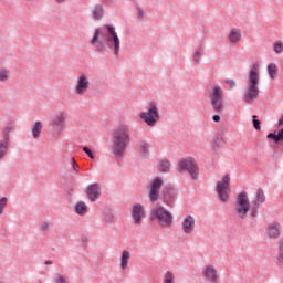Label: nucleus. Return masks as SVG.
<instances>
[{
    "label": "nucleus",
    "mask_w": 283,
    "mask_h": 283,
    "mask_svg": "<svg viewBox=\"0 0 283 283\" xmlns=\"http://www.w3.org/2000/svg\"><path fill=\"white\" fill-rule=\"evenodd\" d=\"M91 43L96 48L97 52H103L106 45L115 56H120V38H118L116 28L112 24H105L96 29Z\"/></svg>",
    "instance_id": "obj_1"
},
{
    "label": "nucleus",
    "mask_w": 283,
    "mask_h": 283,
    "mask_svg": "<svg viewBox=\"0 0 283 283\" xmlns=\"http://www.w3.org/2000/svg\"><path fill=\"white\" fill-rule=\"evenodd\" d=\"M111 143V151L115 158H123L125 151H127V147L132 143V128H129V125H118L113 130Z\"/></svg>",
    "instance_id": "obj_2"
},
{
    "label": "nucleus",
    "mask_w": 283,
    "mask_h": 283,
    "mask_svg": "<svg viewBox=\"0 0 283 283\" xmlns=\"http://www.w3.org/2000/svg\"><path fill=\"white\" fill-rule=\"evenodd\" d=\"M260 73H258V66L254 64L250 71L248 85L244 93V102L248 105H253L258 98H260Z\"/></svg>",
    "instance_id": "obj_3"
},
{
    "label": "nucleus",
    "mask_w": 283,
    "mask_h": 283,
    "mask_svg": "<svg viewBox=\"0 0 283 283\" xmlns=\"http://www.w3.org/2000/svg\"><path fill=\"white\" fill-rule=\"evenodd\" d=\"M150 220L151 222H157L159 227L169 229V227L174 224V213H171L165 207L158 206L157 208L151 209Z\"/></svg>",
    "instance_id": "obj_4"
},
{
    "label": "nucleus",
    "mask_w": 283,
    "mask_h": 283,
    "mask_svg": "<svg viewBox=\"0 0 283 283\" xmlns=\"http://www.w3.org/2000/svg\"><path fill=\"white\" fill-rule=\"evenodd\" d=\"M224 92L222 91V87L220 85H214L209 91V98L212 106V109L217 114H222L224 112Z\"/></svg>",
    "instance_id": "obj_5"
},
{
    "label": "nucleus",
    "mask_w": 283,
    "mask_h": 283,
    "mask_svg": "<svg viewBox=\"0 0 283 283\" xmlns=\"http://www.w3.org/2000/svg\"><path fill=\"white\" fill-rule=\"evenodd\" d=\"M178 171L180 174L186 171L187 174H189L192 180H198L200 168L198 167V163H196V159H193V157H188L179 161Z\"/></svg>",
    "instance_id": "obj_6"
},
{
    "label": "nucleus",
    "mask_w": 283,
    "mask_h": 283,
    "mask_svg": "<svg viewBox=\"0 0 283 283\" xmlns=\"http://www.w3.org/2000/svg\"><path fill=\"white\" fill-rule=\"evenodd\" d=\"M234 209L239 218L244 219L249 216V211H251V202L249 201V195H247V191H242L238 195Z\"/></svg>",
    "instance_id": "obj_7"
},
{
    "label": "nucleus",
    "mask_w": 283,
    "mask_h": 283,
    "mask_svg": "<svg viewBox=\"0 0 283 283\" xmlns=\"http://www.w3.org/2000/svg\"><path fill=\"white\" fill-rule=\"evenodd\" d=\"M216 191L221 202H229V197L231 196V177L229 175H226L222 181L217 184Z\"/></svg>",
    "instance_id": "obj_8"
},
{
    "label": "nucleus",
    "mask_w": 283,
    "mask_h": 283,
    "mask_svg": "<svg viewBox=\"0 0 283 283\" xmlns=\"http://www.w3.org/2000/svg\"><path fill=\"white\" fill-rule=\"evenodd\" d=\"M139 117L142 118L143 122L146 123V125H148V127H154L160 119V114L158 113V106L151 103L148 112L140 113Z\"/></svg>",
    "instance_id": "obj_9"
},
{
    "label": "nucleus",
    "mask_w": 283,
    "mask_h": 283,
    "mask_svg": "<svg viewBox=\"0 0 283 283\" xmlns=\"http://www.w3.org/2000/svg\"><path fill=\"white\" fill-rule=\"evenodd\" d=\"M263 202H266V195H264V190L262 188H259L255 192L254 199L252 200L250 212L251 218H258V213H260V205H263Z\"/></svg>",
    "instance_id": "obj_10"
},
{
    "label": "nucleus",
    "mask_w": 283,
    "mask_h": 283,
    "mask_svg": "<svg viewBox=\"0 0 283 283\" xmlns=\"http://www.w3.org/2000/svg\"><path fill=\"white\" fill-rule=\"evenodd\" d=\"M164 184L165 181L160 177L151 180L150 185L148 186V196L150 198V202H157L158 198H160V189H163Z\"/></svg>",
    "instance_id": "obj_11"
},
{
    "label": "nucleus",
    "mask_w": 283,
    "mask_h": 283,
    "mask_svg": "<svg viewBox=\"0 0 283 283\" xmlns=\"http://www.w3.org/2000/svg\"><path fill=\"white\" fill-rule=\"evenodd\" d=\"M90 90V76H87V74L82 73L75 83V94H77V96H85V94H87Z\"/></svg>",
    "instance_id": "obj_12"
},
{
    "label": "nucleus",
    "mask_w": 283,
    "mask_h": 283,
    "mask_svg": "<svg viewBox=\"0 0 283 283\" xmlns=\"http://www.w3.org/2000/svg\"><path fill=\"white\" fill-rule=\"evenodd\" d=\"M67 112L60 111L52 118V127L55 132H63L66 127Z\"/></svg>",
    "instance_id": "obj_13"
},
{
    "label": "nucleus",
    "mask_w": 283,
    "mask_h": 283,
    "mask_svg": "<svg viewBox=\"0 0 283 283\" xmlns=\"http://www.w3.org/2000/svg\"><path fill=\"white\" fill-rule=\"evenodd\" d=\"M265 235L270 240H277L282 235V224L277 221H273L265 228Z\"/></svg>",
    "instance_id": "obj_14"
},
{
    "label": "nucleus",
    "mask_w": 283,
    "mask_h": 283,
    "mask_svg": "<svg viewBox=\"0 0 283 283\" xmlns=\"http://www.w3.org/2000/svg\"><path fill=\"white\" fill-rule=\"evenodd\" d=\"M203 277L207 280V282L210 283H219L220 276H218V270H216V266L213 265H207L203 269Z\"/></svg>",
    "instance_id": "obj_15"
},
{
    "label": "nucleus",
    "mask_w": 283,
    "mask_h": 283,
    "mask_svg": "<svg viewBox=\"0 0 283 283\" xmlns=\"http://www.w3.org/2000/svg\"><path fill=\"white\" fill-rule=\"evenodd\" d=\"M176 196H177L176 189L164 187L161 199L165 202V205H167L168 207H171L174 205V201L176 200Z\"/></svg>",
    "instance_id": "obj_16"
},
{
    "label": "nucleus",
    "mask_w": 283,
    "mask_h": 283,
    "mask_svg": "<svg viewBox=\"0 0 283 283\" xmlns=\"http://www.w3.org/2000/svg\"><path fill=\"white\" fill-rule=\"evenodd\" d=\"M132 218L135 224H140V222H143V218H145V207L140 203L133 206Z\"/></svg>",
    "instance_id": "obj_17"
},
{
    "label": "nucleus",
    "mask_w": 283,
    "mask_h": 283,
    "mask_svg": "<svg viewBox=\"0 0 283 283\" xmlns=\"http://www.w3.org/2000/svg\"><path fill=\"white\" fill-rule=\"evenodd\" d=\"M101 186L98 184H91L86 189L87 198L91 202H96L101 198Z\"/></svg>",
    "instance_id": "obj_18"
},
{
    "label": "nucleus",
    "mask_w": 283,
    "mask_h": 283,
    "mask_svg": "<svg viewBox=\"0 0 283 283\" xmlns=\"http://www.w3.org/2000/svg\"><path fill=\"white\" fill-rule=\"evenodd\" d=\"M181 227L184 233H187L188 235L190 233H193V229H196V219L193 218V216H186L181 222Z\"/></svg>",
    "instance_id": "obj_19"
},
{
    "label": "nucleus",
    "mask_w": 283,
    "mask_h": 283,
    "mask_svg": "<svg viewBox=\"0 0 283 283\" xmlns=\"http://www.w3.org/2000/svg\"><path fill=\"white\" fill-rule=\"evenodd\" d=\"M137 154H139L140 158H147L149 156V143L140 142L137 145Z\"/></svg>",
    "instance_id": "obj_20"
},
{
    "label": "nucleus",
    "mask_w": 283,
    "mask_h": 283,
    "mask_svg": "<svg viewBox=\"0 0 283 283\" xmlns=\"http://www.w3.org/2000/svg\"><path fill=\"white\" fill-rule=\"evenodd\" d=\"M129 260H132V253H129L127 250H124L120 256V266L123 271H127V268L129 266Z\"/></svg>",
    "instance_id": "obj_21"
},
{
    "label": "nucleus",
    "mask_w": 283,
    "mask_h": 283,
    "mask_svg": "<svg viewBox=\"0 0 283 283\" xmlns=\"http://www.w3.org/2000/svg\"><path fill=\"white\" fill-rule=\"evenodd\" d=\"M105 17V9L103 8V4H96L93 9V19L95 21H101Z\"/></svg>",
    "instance_id": "obj_22"
},
{
    "label": "nucleus",
    "mask_w": 283,
    "mask_h": 283,
    "mask_svg": "<svg viewBox=\"0 0 283 283\" xmlns=\"http://www.w3.org/2000/svg\"><path fill=\"white\" fill-rule=\"evenodd\" d=\"M242 39V31L240 29H232L229 34V40L231 43H238Z\"/></svg>",
    "instance_id": "obj_23"
},
{
    "label": "nucleus",
    "mask_w": 283,
    "mask_h": 283,
    "mask_svg": "<svg viewBox=\"0 0 283 283\" xmlns=\"http://www.w3.org/2000/svg\"><path fill=\"white\" fill-rule=\"evenodd\" d=\"M10 150V142L0 140V160H3L6 156H8V151Z\"/></svg>",
    "instance_id": "obj_24"
},
{
    "label": "nucleus",
    "mask_w": 283,
    "mask_h": 283,
    "mask_svg": "<svg viewBox=\"0 0 283 283\" xmlns=\"http://www.w3.org/2000/svg\"><path fill=\"white\" fill-rule=\"evenodd\" d=\"M41 132H43V124H41V122H35L32 127L33 138H40Z\"/></svg>",
    "instance_id": "obj_25"
},
{
    "label": "nucleus",
    "mask_w": 283,
    "mask_h": 283,
    "mask_svg": "<svg viewBox=\"0 0 283 283\" xmlns=\"http://www.w3.org/2000/svg\"><path fill=\"white\" fill-rule=\"evenodd\" d=\"M87 211V205L83 201H80L75 206V213L77 216H83Z\"/></svg>",
    "instance_id": "obj_26"
},
{
    "label": "nucleus",
    "mask_w": 283,
    "mask_h": 283,
    "mask_svg": "<svg viewBox=\"0 0 283 283\" xmlns=\"http://www.w3.org/2000/svg\"><path fill=\"white\" fill-rule=\"evenodd\" d=\"M277 72H279V69H277L276 64L268 65V73H269L270 78H277Z\"/></svg>",
    "instance_id": "obj_27"
},
{
    "label": "nucleus",
    "mask_w": 283,
    "mask_h": 283,
    "mask_svg": "<svg viewBox=\"0 0 283 283\" xmlns=\"http://www.w3.org/2000/svg\"><path fill=\"white\" fill-rule=\"evenodd\" d=\"M203 55H205L203 49L195 51L192 55L195 65H198L200 63V60L202 59Z\"/></svg>",
    "instance_id": "obj_28"
},
{
    "label": "nucleus",
    "mask_w": 283,
    "mask_h": 283,
    "mask_svg": "<svg viewBox=\"0 0 283 283\" xmlns=\"http://www.w3.org/2000/svg\"><path fill=\"white\" fill-rule=\"evenodd\" d=\"M279 264H283V238L279 242V251L276 255Z\"/></svg>",
    "instance_id": "obj_29"
},
{
    "label": "nucleus",
    "mask_w": 283,
    "mask_h": 283,
    "mask_svg": "<svg viewBox=\"0 0 283 283\" xmlns=\"http://www.w3.org/2000/svg\"><path fill=\"white\" fill-rule=\"evenodd\" d=\"M14 128L12 126H7L3 132H2V136L6 143H10V133L13 130Z\"/></svg>",
    "instance_id": "obj_30"
},
{
    "label": "nucleus",
    "mask_w": 283,
    "mask_h": 283,
    "mask_svg": "<svg viewBox=\"0 0 283 283\" xmlns=\"http://www.w3.org/2000/svg\"><path fill=\"white\" fill-rule=\"evenodd\" d=\"M10 71L7 69H0V83H6L9 78Z\"/></svg>",
    "instance_id": "obj_31"
},
{
    "label": "nucleus",
    "mask_w": 283,
    "mask_h": 283,
    "mask_svg": "<svg viewBox=\"0 0 283 283\" xmlns=\"http://www.w3.org/2000/svg\"><path fill=\"white\" fill-rule=\"evenodd\" d=\"M6 207H8V197L0 198V216H3V211H6Z\"/></svg>",
    "instance_id": "obj_32"
},
{
    "label": "nucleus",
    "mask_w": 283,
    "mask_h": 283,
    "mask_svg": "<svg viewBox=\"0 0 283 283\" xmlns=\"http://www.w3.org/2000/svg\"><path fill=\"white\" fill-rule=\"evenodd\" d=\"M273 50H274L275 54H282L283 43L282 42H274L273 43Z\"/></svg>",
    "instance_id": "obj_33"
},
{
    "label": "nucleus",
    "mask_w": 283,
    "mask_h": 283,
    "mask_svg": "<svg viewBox=\"0 0 283 283\" xmlns=\"http://www.w3.org/2000/svg\"><path fill=\"white\" fill-rule=\"evenodd\" d=\"M164 283H174V273L167 271L164 275Z\"/></svg>",
    "instance_id": "obj_34"
},
{
    "label": "nucleus",
    "mask_w": 283,
    "mask_h": 283,
    "mask_svg": "<svg viewBox=\"0 0 283 283\" xmlns=\"http://www.w3.org/2000/svg\"><path fill=\"white\" fill-rule=\"evenodd\" d=\"M159 171H163V172L169 171V161H160Z\"/></svg>",
    "instance_id": "obj_35"
},
{
    "label": "nucleus",
    "mask_w": 283,
    "mask_h": 283,
    "mask_svg": "<svg viewBox=\"0 0 283 283\" xmlns=\"http://www.w3.org/2000/svg\"><path fill=\"white\" fill-rule=\"evenodd\" d=\"M83 151H85V154L88 156V158H91L92 160H94V158H96V154H94V151H92V149H90V147H83Z\"/></svg>",
    "instance_id": "obj_36"
},
{
    "label": "nucleus",
    "mask_w": 283,
    "mask_h": 283,
    "mask_svg": "<svg viewBox=\"0 0 283 283\" xmlns=\"http://www.w3.org/2000/svg\"><path fill=\"white\" fill-rule=\"evenodd\" d=\"M69 163H70L71 167H73L74 171H76L78 174L81 168L78 167V164H76V159L70 158Z\"/></svg>",
    "instance_id": "obj_37"
},
{
    "label": "nucleus",
    "mask_w": 283,
    "mask_h": 283,
    "mask_svg": "<svg viewBox=\"0 0 283 283\" xmlns=\"http://www.w3.org/2000/svg\"><path fill=\"white\" fill-rule=\"evenodd\" d=\"M252 118H253V127H254V129H256V132H260L262 129V127L260 126V120L255 119V118H258V116L253 115Z\"/></svg>",
    "instance_id": "obj_38"
},
{
    "label": "nucleus",
    "mask_w": 283,
    "mask_h": 283,
    "mask_svg": "<svg viewBox=\"0 0 283 283\" xmlns=\"http://www.w3.org/2000/svg\"><path fill=\"white\" fill-rule=\"evenodd\" d=\"M54 282L55 283H67V281L61 274L54 277Z\"/></svg>",
    "instance_id": "obj_39"
},
{
    "label": "nucleus",
    "mask_w": 283,
    "mask_h": 283,
    "mask_svg": "<svg viewBox=\"0 0 283 283\" xmlns=\"http://www.w3.org/2000/svg\"><path fill=\"white\" fill-rule=\"evenodd\" d=\"M105 221L106 222H114V213L107 212L105 214Z\"/></svg>",
    "instance_id": "obj_40"
},
{
    "label": "nucleus",
    "mask_w": 283,
    "mask_h": 283,
    "mask_svg": "<svg viewBox=\"0 0 283 283\" xmlns=\"http://www.w3.org/2000/svg\"><path fill=\"white\" fill-rule=\"evenodd\" d=\"M268 138H269L270 140H274V143H277V134H275V133H270V134L268 135Z\"/></svg>",
    "instance_id": "obj_41"
},
{
    "label": "nucleus",
    "mask_w": 283,
    "mask_h": 283,
    "mask_svg": "<svg viewBox=\"0 0 283 283\" xmlns=\"http://www.w3.org/2000/svg\"><path fill=\"white\" fill-rule=\"evenodd\" d=\"M41 229L42 231H48V229H50V223L48 221H43L41 223Z\"/></svg>",
    "instance_id": "obj_42"
},
{
    "label": "nucleus",
    "mask_w": 283,
    "mask_h": 283,
    "mask_svg": "<svg viewBox=\"0 0 283 283\" xmlns=\"http://www.w3.org/2000/svg\"><path fill=\"white\" fill-rule=\"evenodd\" d=\"M226 83H227V85H229V87H231V90H233V87H235V81H233V80L228 78V80H226Z\"/></svg>",
    "instance_id": "obj_43"
},
{
    "label": "nucleus",
    "mask_w": 283,
    "mask_h": 283,
    "mask_svg": "<svg viewBox=\"0 0 283 283\" xmlns=\"http://www.w3.org/2000/svg\"><path fill=\"white\" fill-rule=\"evenodd\" d=\"M276 140H277V143H282V140H283V129H281V130L276 134Z\"/></svg>",
    "instance_id": "obj_44"
},
{
    "label": "nucleus",
    "mask_w": 283,
    "mask_h": 283,
    "mask_svg": "<svg viewBox=\"0 0 283 283\" xmlns=\"http://www.w3.org/2000/svg\"><path fill=\"white\" fill-rule=\"evenodd\" d=\"M138 19H145V11H143V8H138Z\"/></svg>",
    "instance_id": "obj_45"
},
{
    "label": "nucleus",
    "mask_w": 283,
    "mask_h": 283,
    "mask_svg": "<svg viewBox=\"0 0 283 283\" xmlns=\"http://www.w3.org/2000/svg\"><path fill=\"white\" fill-rule=\"evenodd\" d=\"M212 120H213L214 123H220V115H213V116H212Z\"/></svg>",
    "instance_id": "obj_46"
},
{
    "label": "nucleus",
    "mask_w": 283,
    "mask_h": 283,
    "mask_svg": "<svg viewBox=\"0 0 283 283\" xmlns=\"http://www.w3.org/2000/svg\"><path fill=\"white\" fill-rule=\"evenodd\" d=\"M45 264H46V265H50V264H52V261L46 260V261H45Z\"/></svg>",
    "instance_id": "obj_47"
},
{
    "label": "nucleus",
    "mask_w": 283,
    "mask_h": 283,
    "mask_svg": "<svg viewBox=\"0 0 283 283\" xmlns=\"http://www.w3.org/2000/svg\"><path fill=\"white\" fill-rule=\"evenodd\" d=\"M57 3H65V0H56Z\"/></svg>",
    "instance_id": "obj_48"
},
{
    "label": "nucleus",
    "mask_w": 283,
    "mask_h": 283,
    "mask_svg": "<svg viewBox=\"0 0 283 283\" xmlns=\"http://www.w3.org/2000/svg\"><path fill=\"white\" fill-rule=\"evenodd\" d=\"M112 0H103V3H109Z\"/></svg>",
    "instance_id": "obj_49"
},
{
    "label": "nucleus",
    "mask_w": 283,
    "mask_h": 283,
    "mask_svg": "<svg viewBox=\"0 0 283 283\" xmlns=\"http://www.w3.org/2000/svg\"><path fill=\"white\" fill-rule=\"evenodd\" d=\"M1 98H2V96H1V94H0V101H1Z\"/></svg>",
    "instance_id": "obj_50"
}]
</instances>
